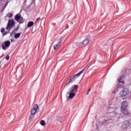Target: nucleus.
Returning <instances> with one entry per match:
<instances>
[{
  "mask_svg": "<svg viewBox=\"0 0 131 131\" xmlns=\"http://www.w3.org/2000/svg\"><path fill=\"white\" fill-rule=\"evenodd\" d=\"M13 14L11 13H8L7 15V16L8 17V18H11V17H12Z\"/></svg>",
  "mask_w": 131,
  "mask_h": 131,
  "instance_id": "nucleus-19",
  "label": "nucleus"
},
{
  "mask_svg": "<svg viewBox=\"0 0 131 131\" xmlns=\"http://www.w3.org/2000/svg\"><path fill=\"white\" fill-rule=\"evenodd\" d=\"M0 68H1V66H0Z\"/></svg>",
  "mask_w": 131,
  "mask_h": 131,
  "instance_id": "nucleus-28",
  "label": "nucleus"
},
{
  "mask_svg": "<svg viewBox=\"0 0 131 131\" xmlns=\"http://www.w3.org/2000/svg\"><path fill=\"white\" fill-rule=\"evenodd\" d=\"M0 1H2V0H0Z\"/></svg>",
  "mask_w": 131,
  "mask_h": 131,
  "instance_id": "nucleus-27",
  "label": "nucleus"
},
{
  "mask_svg": "<svg viewBox=\"0 0 131 131\" xmlns=\"http://www.w3.org/2000/svg\"><path fill=\"white\" fill-rule=\"evenodd\" d=\"M34 115H32V114H31V115L29 116V120H31V119H32V118H33V117H34Z\"/></svg>",
  "mask_w": 131,
  "mask_h": 131,
  "instance_id": "nucleus-18",
  "label": "nucleus"
},
{
  "mask_svg": "<svg viewBox=\"0 0 131 131\" xmlns=\"http://www.w3.org/2000/svg\"><path fill=\"white\" fill-rule=\"evenodd\" d=\"M11 45V42L9 40H7L4 41L2 45V48L3 50L4 51H6V50H7V49H9V47H10V45Z\"/></svg>",
  "mask_w": 131,
  "mask_h": 131,
  "instance_id": "nucleus-5",
  "label": "nucleus"
},
{
  "mask_svg": "<svg viewBox=\"0 0 131 131\" xmlns=\"http://www.w3.org/2000/svg\"><path fill=\"white\" fill-rule=\"evenodd\" d=\"M37 110H38V105L35 104L31 111V114L34 115L37 113Z\"/></svg>",
  "mask_w": 131,
  "mask_h": 131,
  "instance_id": "nucleus-10",
  "label": "nucleus"
},
{
  "mask_svg": "<svg viewBox=\"0 0 131 131\" xmlns=\"http://www.w3.org/2000/svg\"><path fill=\"white\" fill-rule=\"evenodd\" d=\"M85 68H86V67H85L79 73L74 75L71 79H70L69 82L64 85V88H67L69 83H72V82H73V81L75 80L76 78H77V77H79V76H80V75H81V74H82V73L84 72V70H85Z\"/></svg>",
  "mask_w": 131,
  "mask_h": 131,
  "instance_id": "nucleus-1",
  "label": "nucleus"
},
{
  "mask_svg": "<svg viewBox=\"0 0 131 131\" xmlns=\"http://www.w3.org/2000/svg\"><path fill=\"white\" fill-rule=\"evenodd\" d=\"M40 124L42 126H45V125H46V122L44 120H41L40 121Z\"/></svg>",
  "mask_w": 131,
  "mask_h": 131,
  "instance_id": "nucleus-16",
  "label": "nucleus"
},
{
  "mask_svg": "<svg viewBox=\"0 0 131 131\" xmlns=\"http://www.w3.org/2000/svg\"><path fill=\"white\" fill-rule=\"evenodd\" d=\"M117 92H118V89H115L114 92H115V93H117Z\"/></svg>",
  "mask_w": 131,
  "mask_h": 131,
  "instance_id": "nucleus-24",
  "label": "nucleus"
},
{
  "mask_svg": "<svg viewBox=\"0 0 131 131\" xmlns=\"http://www.w3.org/2000/svg\"><path fill=\"white\" fill-rule=\"evenodd\" d=\"M5 28H2L1 29V30L2 33H4V32H5Z\"/></svg>",
  "mask_w": 131,
  "mask_h": 131,
  "instance_id": "nucleus-20",
  "label": "nucleus"
},
{
  "mask_svg": "<svg viewBox=\"0 0 131 131\" xmlns=\"http://www.w3.org/2000/svg\"><path fill=\"white\" fill-rule=\"evenodd\" d=\"M77 90H78V85H74L70 89L69 92L76 94L77 93Z\"/></svg>",
  "mask_w": 131,
  "mask_h": 131,
  "instance_id": "nucleus-7",
  "label": "nucleus"
},
{
  "mask_svg": "<svg viewBox=\"0 0 131 131\" xmlns=\"http://www.w3.org/2000/svg\"><path fill=\"white\" fill-rule=\"evenodd\" d=\"M9 59H10V56L7 55V56L6 57V60H9Z\"/></svg>",
  "mask_w": 131,
  "mask_h": 131,
  "instance_id": "nucleus-23",
  "label": "nucleus"
},
{
  "mask_svg": "<svg viewBox=\"0 0 131 131\" xmlns=\"http://www.w3.org/2000/svg\"><path fill=\"white\" fill-rule=\"evenodd\" d=\"M8 33H9L8 32H4L3 33V35H4V36L7 35V34H8Z\"/></svg>",
  "mask_w": 131,
  "mask_h": 131,
  "instance_id": "nucleus-21",
  "label": "nucleus"
},
{
  "mask_svg": "<svg viewBox=\"0 0 131 131\" xmlns=\"http://www.w3.org/2000/svg\"><path fill=\"white\" fill-rule=\"evenodd\" d=\"M15 21H16V22L19 23V24H22L24 23V18L22 17V16L20 13H18L15 15Z\"/></svg>",
  "mask_w": 131,
  "mask_h": 131,
  "instance_id": "nucleus-4",
  "label": "nucleus"
},
{
  "mask_svg": "<svg viewBox=\"0 0 131 131\" xmlns=\"http://www.w3.org/2000/svg\"><path fill=\"white\" fill-rule=\"evenodd\" d=\"M130 125V123L129 121H125L122 125V128L123 129H126V128H128V127Z\"/></svg>",
  "mask_w": 131,
  "mask_h": 131,
  "instance_id": "nucleus-8",
  "label": "nucleus"
},
{
  "mask_svg": "<svg viewBox=\"0 0 131 131\" xmlns=\"http://www.w3.org/2000/svg\"><path fill=\"white\" fill-rule=\"evenodd\" d=\"M16 24V22H15V20H14V19H11L8 20V23L7 24V26L6 27V29L7 30H11L14 26H15Z\"/></svg>",
  "mask_w": 131,
  "mask_h": 131,
  "instance_id": "nucleus-3",
  "label": "nucleus"
},
{
  "mask_svg": "<svg viewBox=\"0 0 131 131\" xmlns=\"http://www.w3.org/2000/svg\"><path fill=\"white\" fill-rule=\"evenodd\" d=\"M90 41H91V38H89V37H86L85 39L82 42L77 43V45L82 46V45H83L85 46H88V45H89Z\"/></svg>",
  "mask_w": 131,
  "mask_h": 131,
  "instance_id": "nucleus-6",
  "label": "nucleus"
},
{
  "mask_svg": "<svg viewBox=\"0 0 131 131\" xmlns=\"http://www.w3.org/2000/svg\"><path fill=\"white\" fill-rule=\"evenodd\" d=\"M60 45H61V39L59 40V41H58L57 44L54 45V46H53L54 50H57V49L59 48V46H60Z\"/></svg>",
  "mask_w": 131,
  "mask_h": 131,
  "instance_id": "nucleus-13",
  "label": "nucleus"
},
{
  "mask_svg": "<svg viewBox=\"0 0 131 131\" xmlns=\"http://www.w3.org/2000/svg\"><path fill=\"white\" fill-rule=\"evenodd\" d=\"M19 30V26H18L12 32V33H16V31Z\"/></svg>",
  "mask_w": 131,
  "mask_h": 131,
  "instance_id": "nucleus-17",
  "label": "nucleus"
},
{
  "mask_svg": "<svg viewBox=\"0 0 131 131\" xmlns=\"http://www.w3.org/2000/svg\"><path fill=\"white\" fill-rule=\"evenodd\" d=\"M124 76H120V78L118 79V81L120 83H123L124 82Z\"/></svg>",
  "mask_w": 131,
  "mask_h": 131,
  "instance_id": "nucleus-12",
  "label": "nucleus"
},
{
  "mask_svg": "<svg viewBox=\"0 0 131 131\" xmlns=\"http://www.w3.org/2000/svg\"><path fill=\"white\" fill-rule=\"evenodd\" d=\"M127 106H128V103L127 101H125L122 103V111L124 115H128V114H129V111L127 110Z\"/></svg>",
  "mask_w": 131,
  "mask_h": 131,
  "instance_id": "nucleus-2",
  "label": "nucleus"
},
{
  "mask_svg": "<svg viewBox=\"0 0 131 131\" xmlns=\"http://www.w3.org/2000/svg\"><path fill=\"white\" fill-rule=\"evenodd\" d=\"M129 93V91H128V89H124L120 92V95L121 97H125V96H127V95H128Z\"/></svg>",
  "mask_w": 131,
  "mask_h": 131,
  "instance_id": "nucleus-9",
  "label": "nucleus"
},
{
  "mask_svg": "<svg viewBox=\"0 0 131 131\" xmlns=\"http://www.w3.org/2000/svg\"><path fill=\"white\" fill-rule=\"evenodd\" d=\"M34 25V23L33 21H30L27 25V27H29V28H30V27H32L33 25Z\"/></svg>",
  "mask_w": 131,
  "mask_h": 131,
  "instance_id": "nucleus-14",
  "label": "nucleus"
},
{
  "mask_svg": "<svg viewBox=\"0 0 131 131\" xmlns=\"http://www.w3.org/2000/svg\"><path fill=\"white\" fill-rule=\"evenodd\" d=\"M67 94L68 95H69V99H73V98L75 97V95H76L75 93L70 92H68Z\"/></svg>",
  "mask_w": 131,
  "mask_h": 131,
  "instance_id": "nucleus-11",
  "label": "nucleus"
},
{
  "mask_svg": "<svg viewBox=\"0 0 131 131\" xmlns=\"http://www.w3.org/2000/svg\"><path fill=\"white\" fill-rule=\"evenodd\" d=\"M11 41H13V40L11 39Z\"/></svg>",
  "mask_w": 131,
  "mask_h": 131,
  "instance_id": "nucleus-26",
  "label": "nucleus"
},
{
  "mask_svg": "<svg viewBox=\"0 0 131 131\" xmlns=\"http://www.w3.org/2000/svg\"><path fill=\"white\" fill-rule=\"evenodd\" d=\"M39 19H40V17H38L36 19V22H37V21H38V20H39Z\"/></svg>",
  "mask_w": 131,
  "mask_h": 131,
  "instance_id": "nucleus-25",
  "label": "nucleus"
},
{
  "mask_svg": "<svg viewBox=\"0 0 131 131\" xmlns=\"http://www.w3.org/2000/svg\"><path fill=\"white\" fill-rule=\"evenodd\" d=\"M20 35H21V33H18L15 34L14 37H15V38H19V37H20Z\"/></svg>",
  "mask_w": 131,
  "mask_h": 131,
  "instance_id": "nucleus-15",
  "label": "nucleus"
},
{
  "mask_svg": "<svg viewBox=\"0 0 131 131\" xmlns=\"http://www.w3.org/2000/svg\"><path fill=\"white\" fill-rule=\"evenodd\" d=\"M91 92V88H90L86 93V95H90V92Z\"/></svg>",
  "mask_w": 131,
  "mask_h": 131,
  "instance_id": "nucleus-22",
  "label": "nucleus"
}]
</instances>
